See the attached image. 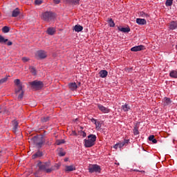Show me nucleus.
<instances>
[{"mask_svg": "<svg viewBox=\"0 0 177 177\" xmlns=\"http://www.w3.org/2000/svg\"><path fill=\"white\" fill-rule=\"evenodd\" d=\"M37 167H39V171H43L44 172H46V174H50V172L53 171V169L49 168V167H50V161L46 162L39 161Z\"/></svg>", "mask_w": 177, "mask_h": 177, "instance_id": "f257e3e1", "label": "nucleus"}, {"mask_svg": "<svg viewBox=\"0 0 177 177\" xmlns=\"http://www.w3.org/2000/svg\"><path fill=\"white\" fill-rule=\"evenodd\" d=\"M91 122H93V124H96L97 122V120L93 118H92L91 119H90Z\"/></svg>", "mask_w": 177, "mask_h": 177, "instance_id": "49530a36", "label": "nucleus"}, {"mask_svg": "<svg viewBox=\"0 0 177 177\" xmlns=\"http://www.w3.org/2000/svg\"><path fill=\"white\" fill-rule=\"evenodd\" d=\"M88 140H84V146L85 147H89V136H87Z\"/></svg>", "mask_w": 177, "mask_h": 177, "instance_id": "e433bc0d", "label": "nucleus"}, {"mask_svg": "<svg viewBox=\"0 0 177 177\" xmlns=\"http://www.w3.org/2000/svg\"><path fill=\"white\" fill-rule=\"evenodd\" d=\"M80 129H82L81 130V133H82L83 138H85L86 136V133L82 131V127H80Z\"/></svg>", "mask_w": 177, "mask_h": 177, "instance_id": "c03bdc74", "label": "nucleus"}, {"mask_svg": "<svg viewBox=\"0 0 177 177\" xmlns=\"http://www.w3.org/2000/svg\"><path fill=\"white\" fill-rule=\"evenodd\" d=\"M65 171L66 172H71V171H75V167H74V165L66 166Z\"/></svg>", "mask_w": 177, "mask_h": 177, "instance_id": "412c9836", "label": "nucleus"}, {"mask_svg": "<svg viewBox=\"0 0 177 177\" xmlns=\"http://www.w3.org/2000/svg\"><path fill=\"white\" fill-rule=\"evenodd\" d=\"M14 83L17 86H22L21 84H20V80L19 79L15 80Z\"/></svg>", "mask_w": 177, "mask_h": 177, "instance_id": "4c0bfd02", "label": "nucleus"}, {"mask_svg": "<svg viewBox=\"0 0 177 177\" xmlns=\"http://www.w3.org/2000/svg\"><path fill=\"white\" fill-rule=\"evenodd\" d=\"M47 34L48 35H55V32H56V29L55 28H48L46 30Z\"/></svg>", "mask_w": 177, "mask_h": 177, "instance_id": "dca6fc26", "label": "nucleus"}, {"mask_svg": "<svg viewBox=\"0 0 177 177\" xmlns=\"http://www.w3.org/2000/svg\"><path fill=\"white\" fill-rule=\"evenodd\" d=\"M66 5H80V0H64Z\"/></svg>", "mask_w": 177, "mask_h": 177, "instance_id": "1a4fd4ad", "label": "nucleus"}, {"mask_svg": "<svg viewBox=\"0 0 177 177\" xmlns=\"http://www.w3.org/2000/svg\"><path fill=\"white\" fill-rule=\"evenodd\" d=\"M131 52H139L140 50H145V46L140 45V46H136L131 48Z\"/></svg>", "mask_w": 177, "mask_h": 177, "instance_id": "6e6552de", "label": "nucleus"}, {"mask_svg": "<svg viewBox=\"0 0 177 177\" xmlns=\"http://www.w3.org/2000/svg\"><path fill=\"white\" fill-rule=\"evenodd\" d=\"M54 3L59 4L60 3V0H53Z\"/></svg>", "mask_w": 177, "mask_h": 177, "instance_id": "3c124183", "label": "nucleus"}, {"mask_svg": "<svg viewBox=\"0 0 177 177\" xmlns=\"http://www.w3.org/2000/svg\"><path fill=\"white\" fill-rule=\"evenodd\" d=\"M31 141L37 146L38 149H41L44 143H45V138L44 136L38 137V136H35L31 139Z\"/></svg>", "mask_w": 177, "mask_h": 177, "instance_id": "f03ea898", "label": "nucleus"}, {"mask_svg": "<svg viewBox=\"0 0 177 177\" xmlns=\"http://www.w3.org/2000/svg\"><path fill=\"white\" fill-rule=\"evenodd\" d=\"M59 156H60V157H64V156H66V153L65 152H59Z\"/></svg>", "mask_w": 177, "mask_h": 177, "instance_id": "8fccbe9b", "label": "nucleus"}, {"mask_svg": "<svg viewBox=\"0 0 177 177\" xmlns=\"http://www.w3.org/2000/svg\"><path fill=\"white\" fill-rule=\"evenodd\" d=\"M118 30H119V31H121L122 32H129V31H131V28H129V27L128 28L118 27Z\"/></svg>", "mask_w": 177, "mask_h": 177, "instance_id": "4be33fe9", "label": "nucleus"}, {"mask_svg": "<svg viewBox=\"0 0 177 177\" xmlns=\"http://www.w3.org/2000/svg\"><path fill=\"white\" fill-rule=\"evenodd\" d=\"M138 15H139L140 17H145V19H147V18L149 17V14H147V13H146V12H145L143 11L140 12L138 13Z\"/></svg>", "mask_w": 177, "mask_h": 177, "instance_id": "b1692460", "label": "nucleus"}, {"mask_svg": "<svg viewBox=\"0 0 177 177\" xmlns=\"http://www.w3.org/2000/svg\"><path fill=\"white\" fill-rule=\"evenodd\" d=\"M9 31H10V28L9 27H8V26L3 27V28H2L3 32L6 33V32H9Z\"/></svg>", "mask_w": 177, "mask_h": 177, "instance_id": "f704fd0d", "label": "nucleus"}, {"mask_svg": "<svg viewBox=\"0 0 177 177\" xmlns=\"http://www.w3.org/2000/svg\"><path fill=\"white\" fill-rule=\"evenodd\" d=\"M23 96H24V91H21V93L18 96V100H21L23 99Z\"/></svg>", "mask_w": 177, "mask_h": 177, "instance_id": "a19ab883", "label": "nucleus"}, {"mask_svg": "<svg viewBox=\"0 0 177 177\" xmlns=\"http://www.w3.org/2000/svg\"><path fill=\"white\" fill-rule=\"evenodd\" d=\"M50 120V117L49 116H44L41 118V122H48Z\"/></svg>", "mask_w": 177, "mask_h": 177, "instance_id": "a878e982", "label": "nucleus"}, {"mask_svg": "<svg viewBox=\"0 0 177 177\" xmlns=\"http://www.w3.org/2000/svg\"><path fill=\"white\" fill-rule=\"evenodd\" d=\"M95 125V128L96 129H97V131L100 130V128H102V124H100V122H97Z\"/></svg>", "mask_w": 177, "mask_h": 177, "instance_id": "ea45409f", "label": "nucleus"}, {"mask_svg": "<svg viewBox=\"0 0 177 177\" xmlns=\"http://www.w3.org/2000/svg\"><path fill=\"white\" fill-rule=\"evenodd\" d=\"M174 2V0H167L165 2L166 6H172V3Z\"/></svg>", "mask_w": 177, "mask_h": 177, "instance_id": "c9c22d12", "label": "nucleus"}, {"mask_svg": "<svg viewBox=\"0 0 177 177\" xmlns=\"http://www.w3.org/2000/svg\"><path fill=\"white\" fill-rule=\"evenodd\" d=\"M71 135H72L73 136H78V134L74 130L72 131V133Z\"/></svg>", "mask_w": 177, "mask_h": 177, "instance_id": "de8ad7c7", "label": "nucleus"}, {"mask_svg": "<svg viewBox=\"0 0 177 177\" xmlns=\"http://www.w3.org/2000/svg\"><path fill=\"white\" fill-rule=\"evenodd\" d=\"M129 143V140H124V142H118V145L119 146V149H122V147H124V146H126V145H128Z\"/></svg>", "mask_w": 177, "mask_h": 177, "instance_id": "f3484780", "label": "nucleus"}, {"mask_svg": "<svg viewBox=\"0 0 177 177\" xmlns=\"http://www.w3.org/2000/svg\"><path fill=\"white\" fill-rule=\"evenodd\" d=\"M171 78H177V71H171L169 73Z\"/></svg>", "mask_w": 177, "mask_h": 177, "instance_id": "393cba45", "label": "nucleus"}, {"mask_svg": "<svg viewBox=\"0 0 177 177\" xmlns=\"http://www.w3.org/2000/svg\"><path fill=\"white\" fill-rule=\"evenodd\" d=\"M8 41V39H4L3 37L0 35V44H6Z\"/></svg>", "mask_w": 177, "mask_h": 177, "instance_id": "c756f323", "label": "nucleus"}, {"mask_svg": "<svg viewBox=\"0 0 177 177\" xmlns=\"http://www.w3.org/2000/svg\"><path fill=\"white\" fill-rule=\"evenodd\" d=\"M8 81V77H4L1 80H0V84H3V82H6Z\"/></svg>", "mask_w": 177, "mask_h": 177, "instance_id": "37998d69", "label": "nucleus"}, {"mask_svg": "<svg viewBox=\"0 0 177 177\" xmlns=\"http://www.w3.org/2000/svg\"><path fill=\"white\" fill-rule=\"evenodd\" d=\"M21 60L24 62V63H27V62L30 61V59L26 57H24L21 58Z\"/></svg>", "mask_w": 177, "mask_h": 177, "instance_id": "79ce46f5", "label": "nucleus"}, {"mask_svg": "<svg viewBox=\"0 0 177 177\" xmlns=\"http://www.w3.org/2000/svg\"><path fill=\"white\" fill-rule=\"evenodd\" d=\"M46 145H48V146H50V143H49V141L46 142Z\"/></svg>", "mask_w": 177, "mask_h": 177, "instance_id": "5fc2aeb1", "label": "nucleus"}, {"mask_svg": "<svg viewBox=\"0 0 177 177\" xmlns=\"http://www.w3.org/2000/svg\"><path fill=\"white\" fill-rule=\"evenodd\" d=\"M149 140L152 142L153 144L157 143V139L154 138V136L151 135L149 137Z\"/></svg>", "mask_w": 177, "mask_h": 177, "instance_id": "c85d7f7f", "label": "nucleus"}, {"mask_svg": "<svg viewBox=\"0 0 177 177\" xmlns=\"http://www.w3.org/2000/svg\"><path fill=\"white\" fill-rule=\"evenodd\" d=\"M97 107L99 110L102 111V113H110V109L109 108H106L105 106H104L100 104H97Z\"/></svg>", "mask_w": 177, "mask_h": 177, "instance_id": "9d476101", "label": "nucleus"}, {"mask_svg": "<svg viewBox=\"0 0 177 177\" xmlns=\"http://www.w3.org/2000/svg\"><path fill=\"white\" fill-rule=\"evenodd\" d=\"M31 85V88H32L35 91H39L41 88H44V82L38 80H35L30 83Z\"/></svg>", "mask_w": 177, "mask_h": 177, "instance_id": "20e7f679", "label": "nucleus"}, {"mask_svg": "<svg viewBox=\"0 0 177 177\" xmlns=\"http://www.w3.org/2000/svg\"><path fill=\"white\" fill-rule=\"evenodd\" d=\"M133 133L134 135H139V127L138 126H135L133 127Z\"/></svg>", "mask_w": 177, "mask_h": 177, "instance_id": "7c9ffc66", "label": "nucleus"}, {"mask_svg": "<svg viewBox=\"0 0 177 177\" xmlns=\"http://www.w3.org/2000/svg\"><path fill=\"white\" fill-rule=\"evenodd\" d=\"M35 3L36 5H41V3H42V1H41V0H35Z\"/></svg>", "mask_w": 177, "mask_h": 177, "instance_id": "a18cd8bd", "label": "nucleus"}, {"mask_svg": "<svg viewBox=\"0 0 177 177\" xmlns=\"http://www.w3.org/2000/svg\"><path fill=\"white\" fill-rule=\"evenodd\" d=\"M61 164L56 163L54 166H52L50 169H53V171H56V169H59L60 168Z\"/></svg>", "mask_w": 177, "mask_h": 177, "instance_id": "bb28decb", "label": "nucleus"}, {"mask_svg": "<svg viewBox=\"0 0 177 177\" xmlns=\"http://www.w3.org/2000/svg\"><path fill=\"white\" fill-rule=\"evenodd\" d=\"M96 139H97V137H96V135L95 134L89 135V147H92V146H95L96 143Z\"/></svg>", "mask_w": 177, "mask_h": 177, "instance_id": "0eeeda50", "label": "nucleus"}, {"mask_svg": "<svg viewBox=\"0 0 177 177\" xmlns=\"http://www.w3.org/2000/svg\"><path fill=\"white\" fill-rule=\"evenodd\" d=\"M29 70L33 75H37V69L34 66H30Z\"/></svg>", "mask_w": 177, "mask_h": 177, "instance_id": "cd10ccee", "label": "nucleus"}, {"mask_svg": "<svg viewBox=\"0 0 177 177\" xmlns=\"http://www.w3.org/2000/svg\"><path fill=\"white\" fill-rule=\"evenodd\" d=\"M12 125V132H14V133H16V132H17V129L19 128V122H17V120H13Z\"/></svg>", "mask_w": 177, "mask_h": 177, "instance_id": "f8f14e48", "label": "nucleus"}, {"mask_svg": "<svg viewBox=\"0 0 177 177\" xmlns=\"http://www.w3.org/2000/svg\"><path fill=\"white\" fill-rule=\"evenodd\" d=\"M68 88L71 89V91H77L78 86H77V83L75 82H71L68 84Z\"/></svg>", "mask_w": 177, "mask_h": 177, "instance_id": "9b49d317", "label": "nucleus"}, {"mask_svg": "<svg viewBox=\"0 0 177 177\" xmlns=\"http://www.w3.org/2000/svg\"><path fill=\"white\" fill-rule=\"evenodd\" d=\"M18 88L15 90V93L17 95V93H20V92H23V86H17Z\"/></svg>", "mask_w": 177, "mask_h": 177, "instance_id": "2f4dec72", "label": "nucleus"}, {"mask_svg": "<svg viewBox=\"0 0 177 177\" xmlns=\"http://www.w3.org/2000/svg\"><path fill=\"white\" fill-rule=\"evenodd\" d=\"M74 30L76 32H80L82 30H84V28L81 25H76L74 27Z\"/></svg>", "mask_w": 177, "mask_h": 177, "instance_id": "5701e85b", "label": "nucleus"}, {"mask_svg": "<svg viewBox=\"0 0 177 177\" xmlns=\"http://www.w3.org/2000/svg\"><path fill=\"white\" fill-rule=\"evenodd\" d=\"M7 45L8 46H12V45H13V42L8 40L7 42Z\"/></svg>", "mask_w": 177, "mask_h": 177, "instance_id": "09e8293b", "label": "nucleus"}, {"mask_svg": "<svg viewBox=\"0 0 177 177\" xmlns=\"http://www.w3.org/2000/svg\"><path fill=\"white\" fill-rule=\"evenodd\" d=\"M108 74H109V72H107V71L106 70H101L99 73V75L100 77H101V78H106Z\"/></svg>", "mask_w": 177, "mask_h": 177, "instance_id": "2eb2a0df", "label": "nucleus"}, {"mask_svg": "<svg viewBox=\"0 0 177 177\" xmlns=\"http://www.w3.org/2000/svg\"><path fill=\"white\" fill-rule=\"evenodd\" d=\"M165 100V103L167 106H168V104H171V99H169V97H165L164 98Z\"/></svg>", "mask_w": 177, "mask_h": 177, "instance_id": "473e14b6", "label": "nucleus"}, {"mask_svg": "<svg viewBox=\"0 0 177 177\" xmlns=\"http://www.w3.org/2000/svg\"><path fill=\"white\" fill-rule=\"evenodd\" d=\"M89 172L91 174H100L102 172V168L97 165H89Z\"/></svg>", "mask_w": 177, "mask_h": 177, "instance_id": "39448f33", "label": "nucleus"}, {"mask_svg": "<svg viewBox=\"0 0 177 177\" xmlns=\"http://www.w3.org/2000/svg\"><path fill=\"white\" fill-rule=\"evenodd\" d=\"M36 56H37L39 59L42 60L43 59H46L48 55L46 54V51L44 50H39L37 52Z\"/></svg>", "mask_w": 177, "mask_h": 177, "instance_id": "423d86ee", "label": "nucleus"}, {"mask_svg": "<svg viewBox=\"0 0 177 177\" xmlns=\"http://www.w3.org/2000/svg\"><path fill=\"white\" fill-rule=\"evenodd\" d=\"M118 147H119L118 143L113 146V148L115 149H118Z\"/></svg>", "mask_w": 177, "mask_h": 177, "instance_id": "603ef678", "label": "nucleus"}, {"mask_svg": "<svg viewBox=\"0 0 177 177\" xmlns=\"http://www.w3.org/2000/svg\"><path fill=\"white\" fill-rule=\"evenodd\" d=\"M169 28L170 30H176L177 28V22L174 21L170 22Z\"/></svg>", "mask_w": 177, "mask_h": 177, "instance_id": "aec40b11", "label": "nucleus"}, {"mask_svg": "<svg viewBox=\"0 0 177 177\" xmlns=\"http://www.w3.org/2000/svg\"><path fill=\"white\" fill-rule=\"evenodd\" d=\"M132 71V69L131 68H127V70H126V71H127V73H129L130 71Z\"/></svg>", "mask_w": 177, "mask_h": 177, "instance_id": "864d4df0", "label": "nucleus"}, {"mask_svg": "<svg viewBox=\"0 0 177 177\" xmlns=\"http://www.w3.org/2000/svg\"><path fill=\"white\" fill-rule=\"evenodd\" d=\"M19 15H20V10H19V8H17L12 11V17H17Z\"/></svg>", "mask_w": 177, "mask_h": 177, "instance_id": "6ab92c4d", "label": "nucleus"}, {"mask_svg": "<svg viewBox=\"0 0 177 177\" xmlns=\"http://www.w3.org/2000/svg\"><path fill=\"white\" fill-rule=\"evenodd\" d=\"M64 143H65L64 140H57L56 141V145H57V146H59L60 145H63Z\"/></svg>", "mask_w": 177, "mask_h": 177, "instance_id": "58836bf2", "label": "nucleus"}, {"mask_svg": "<svg viewBox=\"0 0 177 177\" xmlns=\"http://www.w3.org/2000/svg\"><path fill=\"white\" fill-rule=\"evenodd\" d=\"M56 17V14L52 11H46L42 14L41 19L44 20V21H50V20H53Z\"/></svg>", "mask_w": 177, "mask_h": 177, "instance_id": "7ed1b4c3", "label": "nucleus"}, {"mask_svg": "<svg viewBox=\"0 0 177 177\" xmlns=\"http://www.w3.org/2000/svg\"><path fill=\"white\" fill-rule=\"evenodd\" d=\"M136 23L139 24V26H145L147 24V21L145 19L137 18Z\"/></svg>", "mask_w": 177, "mask_h": 177, "instance_id": "ddd939ff", "label": "nucleus"}, {"mask_svg": "<svg viewBox=\"0 0 177 177\" xmlns=\"http://www.w3.org/2000/svg\"><path fill=\"white\" fill-rule=\"evenodd\" d=\"M122 110L124 112L127 113L128 112L129 110H131V106L128 104H125L124 105H122Z\"/></svg>", "mask_w": 177, "mask_h": 177, "instance_id": "a211bd4d", "label": "nucleus"}, {"mask_svg": "<svg viewBox=\"0 0 177 177\" xmlns=\"http://www.w3.org/2000/svg\"><path fill=\"white\" fill-rule=\"evenodd\" d=\"M108 23L110 27H114V26H115V24H114V21H113V19H109Z\"/></svg>", "mask_w": 177, "mask_h": 177, "instance_id": "72a5a7b5", "label": "nucleus"}, {"mask_svg": "<svg viewBox=\"0 0 177 177\" xmlns=\"http://www.w3.org/2000/svg\"><path fill=\"white\" fill-rule=\"evenodd\" d=\"M42 156H44V153L39 150L32 156V158L33 160H35V158H39V157H42Z\"/></svg>", "mask_w": 177, "mask_h": 177, "instance_id": "4468645a", "label": "nucleus"}, {"mask_svg": "<svg viewBox=\"0 0 177 177\" xmlns=\"http://www.w3.org/2000/svg\"><path fill=\"white\" fill-rule=\"evenodd\" d=\"M64 161H65V162L68 161V158H65V159H64Z\"/></svg>", "mask_w": 177, "mask_h": 177, "instance_id": "6e6d98bb", "label": "nucleus"}]
</instances>
